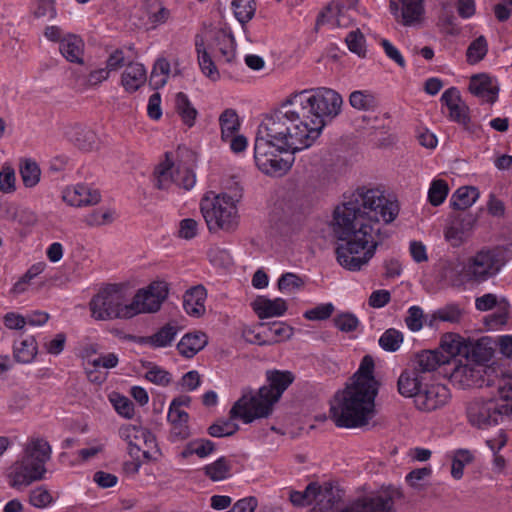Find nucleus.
<instances>
[{"mask_svg":"<svg viewBox=\"0 0 512 512\" xmlns=\"http://www.w3.org/2000/svg\"><path fill=\"white\" fill-rule=\"evenodd\" d=\"M425 377L414 368L405 369L398 378L397 387L399 393L404 397L416 399V395L425 386Z\"/></svg>","mask_w":512,"mask_h":512,"instance_id":"obj_23","label":"nucleus"},{"mask_svg":"<svg viewBox=\"0 0 512 512\" xmlns=\"http://www.w3.org/2000/svg\"><path fill=\"white\" fill-rule=\"evenodd\" d=\"M449 193V186L445 180H433L428 190V201L432 206L442 204Z\"/></svg>","mask_w":512,"mask_h":512,"instance_id":"obj_52","label":"nucleus"},{"mask_svg":"<svg viewBox=\"0 0 512 512\" xmlns=\"http://www.w3.org/2000/svg\"><path fill=\"white\" fill-rule=\"evenodd\" d=\"M177 333V327L167 323L152 335L153 348H163L171 345Z\"/></svg>","mask_w":512,"mask_h":512,"instance_id":"obj_51","label":"nucleus"},{"mask_svg":"<svg viewBox=\"0 0 512 512\" xmlns=\"http://www.w3.org/2000/svg\"><path fill=\"white\" fill-rule=\"evenodd\" d=\"M512 408H507L498 402L496 398H475L466 407L468 422L479 429H485L492 425L511 419Z\"/></svg>","mask_w":512,"mask_h":512,"instance_id":"obj_9","label":"nucleus"},{"mask_svg":"<svg viewBox=\"0 0 512 512\" xmlns=\"http://www.w3.org/2000/svg\"><path fill=\"white\" fill-rule=\"evenodd\" d=\"M317 493H319V484L316 482H311L302 492L291 491L289 500L294 506L303 507L310 505L313 502L317 503Z\"/></svg>","mask_w":512,"mask_h":512,"instance_id":"obj_44","label":"nucleus"},{"mask_svg":"<svg viewBox=\"0 0 512 512\" xmlns=\"http://www.w3.org/2000/svg\"><path fill=\"white\" fill-rule=\"evenodd\" d=\"M389 10L397 23L416 26L423 20L424 0H389Z\"/></svg>","mask_w":512,"mask_h":512,"instance_id":"obj_14","label":"nucleus"},{"mask_svg":"<svg viewBox=\"0 0 512 512\" xmlns=\"http://www.w3.org/2000/svg\"><path fill=\"white\" fill-rule=\"evenodd\" d=\"M231 463L225 457H220L211 464L204 467L205 475L212 481H221L230 476Z\"/></svg>","mask_w":512,"mask_h":512,"instance_id":"obj_46","label":"nucleus"},{"mask_svg":"<svg viewBox=\"0 0 512 512\" xmlns=\"http://www.w3.org/2000/svg\"><path fill=\"white\" fill-rule=\"evenodd\" d=\"M15 170L10 165H4L0 170V191L5 194L16 190Z\"/></svg>","mask_w":512,"mask_h":512,"instance_id":"obj_57","label":"nucleus"},{"mask_svg":"<svg viewBox=\"0 0 512 512\" xmlns=\"http://www.w3.org/2000/svg\"><path fill=\"white\" fill-rule=\"evenodd\" d=\"M423 319V310L419 306H411L408 309V316L405 318V323L411 331L417 332L423 327Z\"/></svg>","mask_w":512,"mask_h":512,"instance_id":"obj_61","label":"nucleus"},{"mask_svg":"<svg viewBox=\"0 0 512 512\" xmlns=\"http://www.w3.org/2000/svg\"><path fill=\"white\" fill-rule=\"evenodd\" d=\"M462 312L457 305H448L442 309H439L435 317L441 321L455 323L460 320Z\"/></svg>","mask_w":512,"mask_h":512,"instance_id":"obj_64","label":"nucleus"},{"mask_svg":"<svg viewBox=\"0 0 512 512\" xmlns=\"http://www.w3.org/2000/svg\"><path fill=\"white\" fill-rule=\"evenodd\" d=\"M28 502L37 509H45L54 502V498L46 486L40 485L29 491Z\"/></svg>","mask_w":512,"mask_h":512,"instance_id":"obj_47","label":"nucleus"},{"mask_svg":"<svg viewBox=\"0 0 512 512\" xmlns=\"http://www.w3.org/2000/svg\"><path fill=\"white\" fill-rule=\"evenodd\" d=\"M350 105L359 111H375L379 107L377 96L369 90H356L349 96Z\"/></svg>","mask_w":512,"mask_h":512,"instance_id":"obj_38","label":"nucleus"},{"mask_svg":"<svg viewBox=\"0 0 512 512\" xmlns=\"http://www.w3.org/2000/svg\"><path fill=\"white\" fill-rule=\"evenodd\" d=\"M374 360L370 355L363 357L357 372L351 378V383L366 386L372 389H378V383L374 378Z\"/></svg>","mask_w":512,"mask_h":512,"instance_id":"obj_33","label":"nucleus"},{"mask_svg":"<svg viewBox=\"0 0 512 512\" xmlns=\"http://www.w3.org/2000/svg\"><path fill=\"white\" fill-rule=\"evenodd\" d=\"M403 498L400 488L388 486L377 494L357 501L359 512H394V504Z\"/></svg>","mask_w":512,"mask_h":512,"instance_id":"obj_16","label":"nucleus"},{"mask_svg":"<svg viewBox=\"0 0 512 512\" xmlns=\"http://www.w3.org/2000/svg\"><path fill=\"white\" fill-rule=\"evenodd\" d=\"M62 198L70 206L82 207L96 205L100 202L101 196L97 190L83 184H77L66 188Z\"/></svg>","mask_w":512,"mask_h":512,"instance_id":"obj_20","label":"nucleus"},{"mask_svg":"<svg viewBox=\"0 0 512 512\" xmlns=\"http://www.w3.org/2000/svg\"><path fill=\"white\" fill-rule=\"evenodd\" d=\"M195 47L198 54V63L203 74L212 81L218 80L220 78V74L204 46L203 38L198 35L195 39Z\"/></svg>","mask_w":512,"mask_h":512,"instance_id":"obj_35","label":"nucleus"},{"mask_svg":"<svg viewBox=\"0 0 512 512\" xmlns=\"http://www.w3.org/2000/svg\"><path fill=\"white\" fill-rule=\"evenodd\" d=\"M37 352L38 346L33 336H27L14 343V358L19 363H31L36 357Z\"/></svg>","mask_w":512,"mask_h":512,"instance_id":"obj_34","label":"nucleus"},{"mask_svg":"<svg viewBox=\"0 0 512 512\" xmlns=\"http://www.w3.org/2000/svg\"><path fill=\"white\" fill-rule=\"evenodd\" d=\"M154 176L155 186L160 190H167L173 184L189 190L196 182V177L192 170L180 164L175 166L170 152L165 153V159L155 168Z\"/></svg>","mask_w":512,"mask_h":512,"instance_id":"obj_10","label":"nucleus"},{"mask_svg":"<svg viewBox=\"0 0 512 512\" xmlns=\"http://www.w3.org/2000/svg\"><path fill=\"white\" fill-rule=\"evenodd\" d=\"M59 50L68 61L74 63L83 62L84 43L79 36L70 34L62 38Z\"/></svg>","mask_w":512,"mask_h":512,"instance_id":"obj_31","label":"nucleus"},{"mask_svg":"<svg viewBox=\"0 0 512 512\" xmlns=\"http://www.w3.org/2000/svg\"><path fill=\"white\" fill-rule=\"evenodd\" d=\"M488 372L487 387H496L499 397L498 402L507 408H512V375L506 373L502 368L490 369ZM512 419V411H511Z\"/></svg>","mask_w":512,"mask_h":512,"instance_id":"obj_18","label":"nucleus"},{"mask_svg":"<svg viewBox=\"0 0 512 512\" xmlns=\"http://www.w3.org/2000/svg\"><path fill=\"white\" fill-rule=\"evenodd\" d=\"M180 407L181 403L173 400L168 412V421L171 425L169 439L172 442L183 441L191 434L188 426L189 415Z\"/></svg>","mask_w":512,"mask_h":512,"instance_id":"obj_19","label":"nucleus"},{"mask_svg":"<svg viewBox=\"0 0 512 512\" xmlns=\"http://www.w3.org/2000/svg\"><path fill=\"white\" fill-rule=\"evenodd\" d=\"M141 363L147 369L144 377L149 382L164 387L172 382V375L169 371L149 361H142Z\"/></svg>","mask_w":512,"mask_h":512,"instance_id":"obj_43","label":"nucleus"},{"mask_svg":"<svg viewBox=\"0 0 512 512\" xmlns=\"http://www.w3.org/2000/svg\"><path fill=\"white\" fill-rule=\"evenodd\" d=\"M272 138L264 136L259 131L256 133L254 144V160L263 173L270 176H282L287 173L293 162V158L284 159Z\"/></svg>","mask_w":512,"mask_h":512,"instance_id":"obj_8","label":"nucleus"},{"mask_svg":"<svg viewBox=\"0 0 512 512\" xmlns=\"http://www.w3.org/2000/svg\"><path fill=\"white\" fill-rule=\"evenodd\" d=\"M120 437L127 442L129 454L133 458H139L142 449V439L149 436V430L135 425H125L119 429Z\"/></svg>","mask_w":512,"mask_h":512,"instance_id":"obj_26","label":"nucleus"},{"mask_svg":"<svg viewBox=\"0 0 512 512\" xmlns=\"http://www.w3.org/2000/svg\"><path fill=\"white\" fill-rule=\"evenodd\" d=\"M488 52V43L486 38L481 35L473 40L467 48L466 57L469 64L480 62Z\"/></svg>","mask_w":512,"mask_h":512,"instance_id":"obj_50","label":"nucleus"},{"mask_svg":"<svg viewBox=\"0 0 512 512\" xmlns=\"http://www.w3.org/2000/svg\"><path fill=\"white\" fill-rule=\"evenodd\" d=\"M201 212L208 230L212 233L218 230L233 232L239 225L236 200L227 193H221L212 200L202 201Z\"/></svg>","mask_w":512,"mask_h":512,"instance_id":"obj_7","label":"nucleus"},{"mask_svg":"<svg viewBox=\"0 0 512 512\" xmlns=\"http://www.w3.org/2000/svg\"><path fill=\"white\" fill-rule=\"evenodd\" d=\"M451 399V393L443 384H425L416 395L415 407L422 412H432L445 407Z\"/></svg>","mask_w":512,"mask_h":512,"instance_id":"obj_15","label":"nucleus"},{"mask_svg":"<svg viewBox=\"0 0 512 512\" xmlns=\"http://www.w3.org/2000/svg\"><path fill=\"white\" fill-rule=\"evenodd\" d=\"M253 309L260 319L282 316L287 311L286 301L282 298L274 300L259 297L253 303Z\"/></svg>","mask_w":512,"mask_h":512,"instance_id":"obj_30","label":"nucleus"},{"mask_svg":"<svg viewBox=\"0 0 512 512\" xmlns=\"http://www.w3.org/2000/svg\"><path fill=\"white\" fill-rule=\"evenodd\" d=\"M64 136L83 151H91L97 146L96 133L86 126L79 124L66 126L64 128Z\"/></svg>","mask_w":512,"mask_h":512,"instance_id":"obj_22","label":"nucleus"},{"mask_svg":"<svg viewBox=\"0 0 512 512\" xmlns=\"http://www.w3.org/2000/svg\"><path fill=\"white\" fill-rule=\"evenodd\" d=\"M19 173L23 185L27 188L36 186L40 181L41 169L32 159H24L20 162Z\"/></svg>","mask_w":512,"mask_h":512,"instance_id":"obj_42","label":"nucleus"},{"mask_svg":"<svg viewBox=\"0 0 512 512\" xmlns=\"http://www.w3.org/2000/svg\"><path fill=\"white\" fill-rule=\"evenodd\" d=\"M169 293V284L163 280H156L145 289H140L131 301L135 315L140 313H153L160 309Z\"/></svg>","mask_w":512,"mask_h":512,"instance_id":"obj_12","label":"nucleus"},{"mask_svg":"<svg viewBox=\"0 0 512 512\" xmlns=\"http://www.w3.org/2000/svg\"><path fill=\"white\" fill-rule=\"evenodd\" d=\"M345 42L351 52L360 57L365 56V38L359 29L349 32L345 38Z\"/></svg>","mask_w":512,"mask_h":512,"instance_id":"obj_56","label":"nucleus"},{"mask_svg":"<svg viewBox=\"0 0 512 512\" xmlns=\"http://www.w3.org/2000/svg\"><path fill=\"white\" fill-rule=\"evenodd\" d=\"M267 380L268 385L262 386L257 392L243 390L242 396L230 409L232 418H241L246 424L255 419L267 418L274 404L294 381V376L289 371L275 370L267 373Z\"/></svg>","mask_w":512,"mask_h":512,"instance_id":"obj_3","label":"nucleus"},{"mask_svg":"<svg viewBox=\"0 0 512 512\" xmlns=\"http://www.w3.org/2000/svg\"><path fill=\"white\" fill-rule=\"evenodd\" d=\"M403 333L395 328L387 329L379 338V346L387 352L397 351L403 343Z\"/></svg>","mask_w":512,"mask_h":512,"instance_id":"obj_49","label":"nucleus"},{"mask_svg":"<svg viewBox=\"0 0 512 512\" xmlns=\"http://www.w3.org/2000/svg\"><path fill=\"white\" fill-rule=\"evenodd\" d=\"M243 339L250 344H257L260 346L271 345V341L266 339L264 329L259 328V324L256 327H245L242 330Z\"/></svg>","mask_w":512,"mask_h":512,"instance_id":"obj_59","label":"nucleus"},{"mask_svg":"<svg viewBox=\"0 0 512 512\" xmlns=\"http://www.w3.org/2000/svg\"><path fill=\"white\" fill-rule=\"evenodd\" d=\"M232 8L236 19L244 25L254 17L256 3L254 0H233Z\"/></svg>","mask_w":512,"mask_h":512,"instance_id":"obj_48","label":"nucleus"},{"mask_svg":"<svg viewBox=\"0 0 512 512\" xmlns=\"http://www.w3.org/2000/svg\"><path fill=\"white\" fill-rule=\"evenodd\" d=\"M399 207L387 199L383 191L360 187L334 210L333 231L338 240L337 262L348 271H360L375 255L376 249L389 237L382 231L398 215Z\"/></svg>","mask_w":512,"mask_h":512,"instance_id":"obj_1","label":"nucleus"},{"mask_svg":"<svg viewBox=\"0 0 512 512\" xmlns=\"http://www.w3.org/2000/svg\"><path fill=\"white\" fill-rule=\"evenodd\" d=\"M479 349V345L472 348V353L476 358V363L462 364L460 361L453 369L451 377L459 381L463 386H487V380L489 377L487 371L490 369H496L495 367H484L479 363V361L486 360L487 358V356H480L478 354Z\"/></svg>","mask_w":512,"mask_h":512,"instance_id":"obj_13","label":"nucleus"},{"mask_svg":"<svg viewBox=\"0 0 512 512\" xmlns=\"http://www.w3.org/2000/svg\"><path fill=\"white\" fill-rule=\"evenodd\" d=\"M341 500L340 491L330 484L324 486L319 485V493H317V506L320 511L332 510L338 507Z\"/></svg>","mask_w":512,"mask_h":512,"instance_id":"obj_41","label":"nucleus"},{"mask_svg":"<svg viewBox=\"0 0 512 512\" xmlns=\"http://www.w3.org/2000/svg\"><path fill=\"white\" fill-rule=\"evenodd\" d=\"M447 358L443 357L440 350H424L415 355L413 367L424 374L435 371L439 366L446 365Z\"/></svg>","mask_w":512,"mask_h":512,"instance_id":"obj_25","label":"nucleus"},{"mask_svg":"<svg viewBox=\"0 0 512 512\" xmlns=\"http://www.w3.org/2000/svg\"><path fill=\"white\" fill-rule=\"evenodd\" d=\"M509 304L503 299L499 305L497 312L485 317V324L490 330L498 329L504 326L508 321Z\"/></svg>","mask_w":512,"mask_h":512,"instance_id":"obj_53","label":"nucleus"},{"mask_svg":"<svg viewBox=\"0 0 512 512\" xmlns=\"http://www.w3.org/2000/svg\"><path fill=\"white\" fill-rule=\"evenodd\" d=\"M175 108L183 123L189 128L194 126L196 118L198 116V111L190 102L188 96L179 92L175 97Z\"/></svg>","mask_w":512,"mask_h":512,"instance_id":"obj_39","label":"nucleus"},{"mask_svg":"<svg viewBox=\"0 0 512 512\" xmlns=\"http://www.w3.org/2000/svg\"><path fill=\"white\" fill-rule=\"evenodd\" d=\"M51 458V447L42 438L31 439L24 447L20 459L16 460L7 471L10 487L22 489L33 482L44 479L46 463Z\"/></svg>","mask_w":512,"mask_h":512,"instance_id":"obj_5","label":"nucleus"},{"mask_svg":"<svg viewBox=\"0 0 512 512\" xmlns=\"http://www.w3.org/2000/svg\"><path fill=\"white\" fill-rule=\"evenodd\" d=\"M304 280L294 274V273H285L278 279V289L283 293H291L296 290H300L304 287Z\"/></svg>","mask_w":512,"mask_h":512,"instance_id":"obj_55","label":"nucleus"},{"mask_svg":"<svg viewBox=\"0 0 512 512\" xmlns=\"http://www.w3.org/2000/svg\"><path fill=\"white\" fill-rule=\"evenodd\" d=\"M217 49L226 62H231L236 56V43L233 34L227 29H219L214 37Z\"/></svg>","mask_w":512,"mask_h":512,"instance_id":"obj_37","label":"nucleus"},{"mask_svg":"<svg viewBox=\"0 0 512 512\" xmlns=\"http://www.w3.org/2000/svg\"><path fill=\"white\" fill-rule=\"evenodd\" d=\"M91 317L97 321L129 319L135 316V310L129 301L126 289L121 284H108L90 302Z\"/></svg>","mask_w":512,"mask_h":512,"instance_id":"obj_6","label":"nucleus"},{"mask_svg":"<svg viewBox=\"0 0 512 512\" xmlns=\"http://www.w3.org/2000/svg\"><path fill=\"white\" fill-rule=\"evenodd\" d=\"M476 218L472 214H459L454 217L445 230V238L452 246H460L471 231Z\"/></svg>","mask_w":512,"mask_h":512,"instance_id":"obj_21","label":"nucleus"},{"mask_svg":"<svg viewBox=\"0 0 512 512\" xmlns=\"http://www.w3.org/2000/svg\"><path fill=\"white\" fill-rule=\"evenodd\" d=\"M441 102L449 109L450 120L462 125L466 131L474 132L469 115L470 109L467 104L462 101L457 88L451 87L447 89L441 96Z\"/></svg>","mask_w":512,"mask_h":512,"instance_id":"obj_17","label":"nucleus"},{"mask_svg":"<svg viewBox=\"0 0 512 512\" xmlns=\"http://www.w3.org/2000/svg\"><path fill=\"white\" fill-rule=\"evenodd\" d=\"M334 311V306L331 303L321 304L313 309L307 310L304 317L308 320H325L328 319Z\"/></svg>","mask_w":512,"mask_h":512,"instance_id":"obj_62","label":"nucleus"},{"mask_svg":"<svg viewBox=\"0 0 512 512\" xmlns=\"http://www.w3.org/2000/svg\"><path fill=\"white\" fill-rule=\"evenodd\" d=\"M335 326L343 332H352L357 329L359 321L352 313H342L334 319Z\"/></svg>","mask_w":512,"mask_h":512,"instance_id":"obj_60","label":"nucleus"},{"mask_svg":"<svg viewBox=\"0 0 512 512\" xmlns=\"http://www.w3.org/2000/svg\"><path fill=\"white\" fill-rule=\"evenodd\" d=\"M208 344V337L203 332H194L185 334L177 344V350L180 355L186 358L194 357Z\"/></svg>","mask_w":512,"mask_h":512,"instance_id":"obj_29","label":"nucleus"},{"mask_svg":"<svg viewBox=\"0 0 512 512\" xmlns=\"http://www.w3.org/2000/svg\"><path fill=\"white\" fill-rule=\"evenodd\" d=\"M219 122L221 126V138L223 141H227L228 137H232L240 127L238 115L233 109L224 110L219 117Z\"/></svg>","mask_w":512,"mask_h":512,"instance_id":"obj_45","label":"nucleus"},{"mask_svg":"<svg viewBox=\"0 0 512 512\" xmlns=\"http://www.w3.org/2000/svg\"><path fill=\"white\" fill-rule=\"evenodd\" d=\"M469 90L478 97L485 98L494 103L497 99L499 88L492 84V79L487 74L473 75L470 80Z\"/></svg>","mask_w":512,"mask_h":512,"instance_id":"obj_28","label":"nucleus"},{"mask_svg":"<svg viewBox=\"0 0 512 512\" xmlns=\"http://www.w3.org/2000/svg\"><path fill=\"white\" fill-rule=\"evenodd\" d=\"M479 198V191L473 186L458 188L450 198V206L455 210H466Z\"/></svg>","mask_w":512,"mask_h":512,"instance_id":"obj_36","label":"nucleus"},{"mask_svg":"<svg viewBox=\"0 0 512 512\" xmlns=\"http://www.w3.org/2000/svg\"><path fill=\"white\" fill-rule=\"evenodd\" d=\"M506 260L498 250H481L469 259L466 274L470 280L483 283L495 277L505 265Z\"/></svg>","mask_w":512,"mask_h":512,"instance_id":"obj_11","label":"nucleus"},{"mask_svg":"<svg viewBox=\"0 0 512 512\" xmlns=\"http://www.w3.org/2000/svg\"><path fill=\"white\" fill-rule=\"evenodd\" d=\"M378 389L369 385L348 384L334 396L330 414L337 427L357 428L368 424L374 416Z\"/></svg>","mask_w":512,"mask_h":512,"instance_id":"obj_4","label":"nucleus"},{"mask_svg":"<svg viewBox=\"0 0 512 512\" xmlns=\"http://www.w3.org/2000/svg\"><path fill=\"white\" fill-rule=\"evenodd\" d=\"M229 415L230 419L219 420L216 423L212 424L208 428L209 435H211L212 437H226L235 434L238 431L239 426L238 424L233 422L235 418H232L230 413ZM239 419L242 420L241 418Z\"/></svg>","mask_w":512,"mask_h":512,"instance_id":"obj_54","label":"nucleus"},{"mask_svg":"<svg viewBox=\"0 0 512 512\" xmlns=\"http://www.w3.org/2000/svg\"><path fill=\"white\" fill-rule=\"evenodd\" d=\"M259 328L264 329L266 339L271 341V345L290 339L293 335V328L283 322L259 323Z\"/></svg>","mask_w":512,"mask_h":512,"instance_id":"obj_40","label":"nucleus"},{"mask_svg":"<svg viewBox=\"0 0 512 512\" xmlns=\"http://www.w3.org/2000/svg\"><path fill=\"white\" fill-rule=\"evenodd\" d=\"M443 357L447 358V364L455 362V357L464 355L467 357L469 350L467 346H462L461 338L458 335L447 334L440 343V348Z\"/></svg>","mask_w":512,"mask_h":512,"instance_id":"obj_32","label":"nucleus"},{"mask_svg":"<svg viewBox=\"0 0 512 512\" xmlns=\"http://www.w3.org/2000/svg\"><path fill=\"white\" fill-rule=\"evenodd\" d=\"M147 80L146 69L140 63L130 62L121 76V84L124 89L133 93L145 84Z\"/></svg>","mask_w":512,"mask_h":512,"instance_id":"obj_27","label":"nucleus"},{"mask_svg":"<svg viewBox=\"0 0 512 512\" xmlns=\"http://www.w3.org/2000/svg\"><path fill=\"white\" fill-rule=\"evenodd\" d=\"M207 291L203 285L188 289L183 296V307L186 313L193 317H201L205 313Z\"/></svg>","mask_w":512,"mask_h":512,"instance_id":"obj_24","label":"nucleus"},{"mask_svg":"<svg viewBox=\"0 0 512 512\" xmlns=\"http://www.w3.org/2000/svg\"><path fill=\"white\" fill-rule=\"evenodd\" d=\"M198 233V223L192 218H185L179 223L178 235L180 238L190 240Z\"/></svg>","mask_w":512,"mask_h":512,"instance_id":"obj_63","label":"nucleus"},{"mask_svg":"<svg viewBox=\"0 0 512 512\" xmlns=\"http://www.w3.org/2000/svg\"><path fill=\"white\" fill-rule=\"evenodd\" d=\"M342 104L341 95L326 87L293 92L263 118L257 131L272 138L278 149L295 154L312 146L325 119L336 117Z\"/></svg>","mask_w":512,"mask_h":512,"instance_id":"obj_2","label":"nucleus"},{"mask_svg":"<svg viewBox=\"0 0 512 512\" xmlns=\"http://www.w3.org/2000/svg\"><path fill=\"white\" fill-rule=\"evenodd\" d=\"M114 221V212L110 209H98L92 211L85 217V222L89 226H102Z\"/></svg>","mask_w":512,"mask_h":512,"instance_id":"obj_58","label":"nucleus"}]
</instances>
